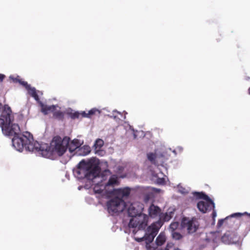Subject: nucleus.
I'll return each instance as SVG.
<instances>
[{
  "mask_svg": "<svg viewBox=\"0 0 250 250\" xmlns=\"http://www.w3.org/2000/svg\"><path fill=\"white\" fill-rule=\"evenodd\" d=\"M144 205L140 202L131 203L127 208L128 216L131 217L128 224L129 228L143 229L147 224L148 216L143 213Z\"/></svg>",
  "mask_w": 250,
  "mask_h": 250,
  "instance_id": "f257e3e1",
  "label": "nucleus"
},
{
  "mask_svg": "<svg viewBox=\"0 0 250 250\" xmlns=\"http://www.w3.org/2000/svg\"><path fill=\"white\" fill-rule=\"evenodd\" d=\"M100 171V167L95 159H90L87 161L83 160L80 161L75 173L79 179L86 178L92 180L98 176Z\"/></svg>",
  "mask_w": 250,
  "mask_h": 250,
  "instance_id": "f03ea898",
  "label": "nucleus"
},
{
  "mask_svg": "<svg viewBox=\"0 0 250 250\" xmlns=\"http://www.w3.org/2000/svg\"><path fill=\"white\" fill-rule=\"evenodd\" d=\"M8 129L10 131L9 134L6 136H14L12 139V144L14 147L18 151H21L24 147L26 149L27 144L32 139V135L28 132H25L24 134H21L19 125L16 124H12L8 126Z\"/></svg>",
  "mask_w": 250,
  "mask_h": 250,
  "instance_id": "7ed1b4c3",
  "label": "nucleus"
},
{
  "mask_svg": "<svg viewBox=\"0 0 250 250\" xmlns=\"http://www.w3.org/2000/svg\"><path fill=\"white\" fill-rule=\"evenodd\" d=\"M69 142V138L65 137L62 139L61 137L56 136L53 138L50 143V148L53 152L62 156L66 151Z\"/></svg>",
  "mask_w": 250,
  "mask_h": 250,
  "instance_id": "20e7f679",
  "label": "nucleus"
},
{
  "mask_svg": "<svg viewBox=\"0 0 250 250\" xmlns=\"http://www.w3.org/2000/svg\"><path fill=\"white\" fill-rule=\"evenodd\" d=\"M127 206L125 201L118 197L111 199L107 203L108 211L112 215L123 211Z\"/></svg>",
  "mask_w": 250,
  "mask_h": 250,
  "instance_id": "39448f33",
  "label": "nucleus"
},
{
  "mask_svg": "<svg viewBox=\"0 0 250 250\" xmlns=\"http://www.w3.org/2000/svg\"><path fill=\"white\" fill-rule=\"evenodd\" d=\"M163 223L161 220H159L152 224L149 226L146 230L144 239L148 243H151L156 235L157 234L159 229L162 227Z\"/></svg>",
  "mask_w": 250,
  "mask_h": 250,
  "instance_id": "423d86ee",
  "label": "nucleus"
},
{
  "mask_svg": "<svg viewBox=\"0 0 250 250\" xmlns=\"http://www.w3.org/2000/svg\"><path fill=\"white\" fill-rule=\"evenodd\" d=\"M240 236L234 231H227L221 237V241L225 244H234L237 243Z\"/></svg>",
  "mask_w": 250,
  "mask_h": 250,
  "instance_id": "0eeeda50",
  "label": "nucleus"
},
{
  "mask_svg": "<svg viewBox=\"0 0 250 250\" xmlns=\"http://www.w3.org/2000/svg\"><path fill=\"white\" fill-rule=\"evenodd\" d=\"M182 224L184 228H187L188 233L195 232L199 227L198 222L194 219L188 220L184 218L182 222Z\"/></svg>",
  "mask_w": 250,
  "mask_h": 250,
  "instance_id": "6e6552de",
  "label": "nucleus"
},
{
  "mask_svg": "<svg viewBox=\"0 0 250 250\" xmlns=\"http://www.w3.org/2000/svg\"><path fill=\"white\" fill-rule=\"evenodd\" d=\"M197 208L202 213H206L213 209L215 205L212 200L210 199L206 200V202L201 201L197 204Z\"/></svg>",
  "mask_w": 250,
  "mask_h": 250,
  "instance_id": "1a4fd4ad",
  "label": "nucleus"
},
{
  "mask_svg": "<svg viewBox=\"0 0 250 250\" xmlns=\"http://www.w3.org/2000/svg\"><path fill=\"white\" fill-rule=\"evenodd\" d=\"M114 192L118 197L122 199V198L127 197L129 195L130 189L127 187L123 188H118L115 189Z\"/></svg>",
  "mask_w": 250,
  "mask_h": 250,
  "instance_id": "9d476101",
  "label": "nucleus"
},
{
  "mask_svg": "<svg viewBox=\"0 0 250 250\" xmlns=\"http://www.w3.org/2000/svg\"><path fill=\"white\" fill-rule=\"evenodd\" d=\"M161 209L157 206L153 204L150 205L148 208L149 216L152 218H155L161 213Z\"/></svg>",
  "mask_w": 250,
  "mask_h": 250,
  "instance_id": "9b49d317",
  "label": "nucleus"
},
{
  "mask_svg": "<svg viewBox=\"0 0 250 250\" xmlns=\"http://www.w3.org/2000/svg\"><path fill=\"white\" fill-rule=\"evenodd\" d=\"M22 86L24 87L27 90L28 94L33 97L36 100L39 99V96L36 92V89L34 87H31L30 85L28 84V83H23Z\"/></svg>",
  "mask_w": 250,
  "mask_h": 250,
  "instance_id": "f8f14e48",
  "label": "nucleus"
},
{
  "mask_svg": "<svg viewBox=\"0 0 250 250\" xmlns=\"http://www.w3.org/2000/svg\"><path fill=\"white\" fill-rule=\"evenodd\" d=\"M40 149V144L37 141H34L33 138L32 137V141L31 140L30 142L27 144L26 150L33 151L34 150H37Z\"/></svg>",
  "mask_w": 250,
  "mask_h": 250,
  "instance_id": "ddd939ff",
  "label": "nucleus"
},
{
  "mask_svg": "<svg viewBox=\"0 0 250 250\" xmlns=\"http://www.w3.org/2000/svg\"><path fill=\"white\" fill-rule=\"evenodd\" d=\"M166 240V236L163 232H161L156 238L155 243L158 246H161L163 245Z\"/></svg>",
  "mask_w": 250,
  "mask_h": 250,
  "instance_id": "4468645a",
  "label": "nucleus"
},
{
  "mask_svg": "<svg viewBox=\"0 0 250 250\" xmlns=\"http://www.w3.org/2000/svg\"><path fill=\"white\" fill-rule=\"evenodd\" d=\"M118 182V177L116 175H112L108 182L105 184L104 188L108 186H114V185L117 184Z\"/></svg>",
  "mask_w": 250,
  "mask_h": 250,
  "instance_id": "2eb2a0df",
  "label": "nucleus"
},
{
  "mask_svg": "<svg viewBox=\"0 0 250 250\" xmlns=\"http://www.w3.org/2000/svg\"><path fill=\"white\" fill-rule=\"evenodd\" d=\"M56 108V105H52L51 106H48L47 105H42V112L44 114L46 115L48 113L49 111H53Z\"/></svg>",
  "mask_w": 250,
  "mask_h": 250,
  "instance_id": "dca6fc26",
  "label": "nucleus"
},
{
  "mask_svg": "<svg viewBox=\"0 0 250 250\" xmlns=\"http://www.w3.org/2000/svg\"><path fill=\"white\" fill-rule=\"evenodd\" d=\"M194 197L197 199L209 200V197L203 192H194L193 193Z\"/></svg>",
  "mask_w": 250,
  "mask_h": 250,
  "instance_id": "f3484780",
  "label": "nucleus"
},
{
  "mask_svg": "<svg viewBox=\"0 0 250 250\" xmlns=\"http://www.w3.org/2000/svg\"><path fill=\"white\" fill-rule=\"evenodd\" d=\"M9 79L10 82H12L13 83H19L22 86L23 83H26V82L23 81L20 79V77L19 76H14L13 75H11L9 76Z\"/></svg>",
  "mask_w": 250,
  "mask_h": 250,
  "instance_id": "a211bd4d",
  "label": "nucleus"
},
{
  "mask_svg": "<svg viewBox=\"0 0 250 250\" xmlns=\"http://www.w3.org/2000/svg\"><path fill=\"white\" fill-rule=\"evenodd\" d=\"M104 144V143L103 140L100 139H98L96 140L94 145L95 149L96 150V152L101 150V148L103 146Z\"/></svg>",
  "mask_w": 250,
  "mask_h": 250,
  "instance_id": "6ab92c4d",
  "label": "nucleus"
},
{
  "mask_svg": "<svg viewBox=\"0 0 250 250\" xmlns=\"http://www.w3.org/2000/svg\"><path fill=\"white\" fill-rule=\"evenodd\" d=\"M96 112H99V110H98L96 108H92L91 110H90L87 113H85V112H83L82 113V115L83 117H90L91 115H93L96 113Z\"/></svg>",
  "mask_w": 250,
  "mask_h": 250,
  "instance_id": "aec40b11",
  "label": "nucleus"
},
{
  "mask_svg": "<svg viewBox=\"0 0 250 250\" xmlns=\"http://www.w3.org/2000/svg\"><path fill=\"white\" fill-rule=\"evenodd\" d=\"M53 117L58 120H62L64 118V113L61 111H57L53 113Z\"/></svg>",
  "mask_w": 250,
  "mask_h": 250,
  "instance_id": "412c9836",
  "label": "nucleus"
},
{
  "mask_svg": "<svg viewBox=\"0 0 250 250\" xmlns=\"http://www.w3.org/2000/svg\"><path fill=\"white\" fill-rule=\"evenodd\" d=\"M232 217V216H231V215L230 217L229 216L227 217L224 219L219 220L217 223V227L218 228L221 227L223 225V224H227L228 222V221L230 220Z\"/></svg>",
  "mask_w": 250,
  "mask_h": 250,
  "instance_id": "4be33fe9",
  "label": "nucleus"
},
{
  "mask_svg": "<svg viewBox=\"0 0 250 250\" xmlns=\"http://www.w3.org/2000/svg\"><path fill=\"white\" fill-rule=\"evenodd\" d=\"M147 159L150 161L151 163L155 164V159L156 158V155L153 153H149L147 155Z\"/></svg>",
  "mask_w": 250,
  "mask_h": 250,
  "instance_id": "5701e85b",
  "label": "nucleus"
},
{
  "mask_svg": "<svg viewBox=\"0 0 250 250\" xmlns=\"http://www.w3.org/2000/svg\"><path fill=\"white\" fill-rule=\"evenodd\" d=\"M104 187L103 188H99V184L96 185L94 188V190L95 193L101 194L103 192V190L104 189Z\"/></svg>",
  "mask_w": 250,
  "mask_h": 250,
  "instance_id": "b1692460",
  "label": "nucleus"
},
{
  "mask_svg": "<svg viewBox=\"0 0 250 250\" xmlns=\"http://www.w3.org/2000/svg\"><path fill=\"white\" fill-rule=\"evenodd\" d=\"M172 214L173 213L172 212L168 213H166L164 217L163 220L164 221H168L172 217Z\"/></svg>",
  "mask_w": 250,
  "mask_h": 250,
  "instance_id": "393cba45",
  "label": "nucleus"
},
{
  "mask_svg": "<svg viewBox=\"0 0 250 250\" xmlns=\"http://www.w3.org/2000/svg\"><path fill=\"white\" fill-rule=\"evenodd\" d=\"M81 149L83 150L84 155H87L91 151L90 147L87 146H83Z\"/></svg>",
  "mask_w": 250,
  "mask_h": 250,
  "instance_id": "a878e982",
  "label": "nucleus"
},
{
  "mask_svg": "<svg viewBox=\"0 0 250 250\" xmlns=\"http://www.w3.org/2000/svg\"><path fill=\"white\" fill-rule=\"evenodd\" d=\"M172 237L175 240H180L182 238V235L179 232H173Z\"/></svg>",
  "mask_w": 250,
  "mask_h": 250,
  "instance_id": "bb28decb",
  "label": "nucleus"
},
{
  "mask_svg": "<svg viewBox=\"0 0 250 250\" xmlns=\"http://www.w3.org/2000/svg\"><path fill=\"white\" fill-rule=\"evenodd\" d=\"M71 143L74 145V148L73 149H72L71 148H69V149L70 151H73L74 149L79 147V143L78 140H74Z\"/></svg>",
  "mask_w": 250,
  "mask_h": 250,
  "instance_id": "cd10ccee",
  "label": "nucleus"
},
{
  "mask_svg": "<svg viewBox=\"0 0 250 250\" xmlns=\"http://www.w3.org/2000/svg\"><path fill=\"white\" fill-rule=\"evenodd\" d=\"M178 226V224L177 223H173L170 224V228L173 230H174L177 228Z\"/></svg>",
  "mask_w": 250,
  "mask_h": 250,
  "instance_id": "c85d7f7f",
  "label": "nucleus"
},
{
  "mask_svg": "<svg viewBox=\"0 0 250 250\" xmlns=\"http://www.w3.org/2000/svg\"><path fill=\"white\" fill-rule=\"evenodd\" d=\"M244 214H248L250 217V213L248 214L247 212H245L244 214L241 213H236L231 215V216L240 217Z\"/></svg>",
  "mask_w": 250,
  "mask_h": 250,
  "instance_id": "c756f323",
  "label": "nucleus"
},
{
  "mask_svg": "<svg viewBox=\"0 0 250 250\" xmlns=\"http://www.w3.org/2000/svg\"><path fill=\"white\" fill-rule=\"evenodd\" d=\"M79 113L78 112H75L72 116L73 119L78 118L79 117Z\"/></svg>",
  "mask_w": 250,
  "mask_h": 250,
  "instance_id": "7c9ffc66",
  "label": "nucleus"
},
{
  "mask_svg": "<svg viewBox=\"0 0 250 250\" xmlns=\"http://www.w3.org/2000/svg\"><path fill=\"white\" fill-rule=\"evenodd\" d=\"M5 78V76L4 74L0 73V82H2Z\"/></svg>",
  "mask_w": 250,
  "mask_h": 250,
  "instance_id": "2f4dec72",
  "label": "nucleus"
},
{
  "mask_svg": "<svg viewBox=\"0 0 250 250\" xmlns=\"http://www.w3.org/2000/svg\"><path fill=\"white\" fill-rule=\"evenodd\" d=\"M212 215L213 217H214L216 216V213L214 210L213 211Z\"/></svg>",
  "mask_w": 250,
  "mask_h": 250,
  "instance_id": "473e14b6",
  "label": "nucleus"
},
{
  "mask_svg": "<svg viewBox=\"0 0 250 250\" xmlns=\"http://www.w3.org/2000/svg\"><path fill=\"white\" fill-rule=\"evenodd\" d=\"M249 94L250 95V87L248 89Z\"/></svg>",
  "mask_w": 250,
  "mask_h": 250,
  "instance_id": "72a5a7b5",
  "label": "nucleus"
}]
</instances>
